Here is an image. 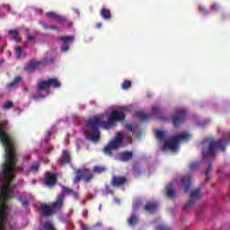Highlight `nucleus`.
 Returning <instances> with one entry per match:
<instances>
[{
	"label": "nucleus",
	"mask_w": 230,
	"mask_h": 230,
	"mask_svg": "<svg viewBox=\"0 0 230 230\" xmlns=\"http://www.w3.org/2000/svg\"><path fill=\"white\" fill-rule=\"evenodd\" d=\"M126 115L123 111L113 110L111 111L107 121H103L102 117H93L86 120L84 135L87 141L98 143L100 141L101 133L100 128L109 130L111 127H116L117 121H125Z\"/></svg>",
	"instance_id": "nucleus-1"
},
{
	"label": "nucleus",
	"mask_w": 230,
	"mask_h": 230,
	"mask_svg": "<svg viewBox=\"0 0 230 230\" xmlns=\"http://www.w3.org/2000/svg\"><path fill=\"white\" fill-rule=\"evenodd\" d=\"M4 130H8L7 120H3L0 123V141L5 148V164L4 165V175H8L12 170L13 165L17 163V158H15L17 140H15V137Z\"/></svg>",
	"instance_id": "nucleus-2"
},
{
	"label": "nucleus",
	"mask_w": 230,
	"mask_h": 230,
	"mask_svg": "<svg viewBox=\"0 0 230 230\" xmlns=\"http://www.w3.org/2000/svg\"><path fill=\"white\" fill-rule=\"evenodd\" d=\"M14 157L16 159V163L13 165L12 170L9 171L8 175L4 174V164L6 162L3 164L2 171L0 172V180L3 181L2 185L0 186V200H2L4 204L10 200V199H13V197H15L11 184L13 179H15L13 172H15V170H17V172H24V167L21 165L17 166V163L19 162V159L17 158V147L15 148Z\"/></svg>",
	"instance_id": "nucleus-3"
},
{
	"label": "nucleus",
	"mask_w": 230,
	"mask_h": 230,
	"mask_svg": "<svg viewBox=\"0 0 230 230\" xmlns=\"http://www.w3.org/2000/svg\"><path fill=\"white\" fill-rule=\"evenodd\" d=\"M190 139H191V135L188 133L178 134L164 141L163 150H171V152H177V150L179 149V143H181V141H190Z\"/></svg>",
	"instance_id": "nucleus-4"
},
{
	"label": "nucleus",
	"mask_w": 230,
	"mask_h": 230,
	"mask_svg": "<svg viewBox=\"0 0 230 230\" xmlns=\"http://www.w3.org/2000/svg\"><path fill=\"white\" fill-rule=\"evenodd\" d=\"M229 145V142L226 140L219 139L217 141H210L208 144V148L207 151H203L204 159H209V157H215L217 150L221 152H226V146Z\"/></svg>",
	"instance_id": "nucleus-5"
},
{
	"label": "nucleus",
	"mask_w": 230,
	"mask_h": 230,
	"mask_svg": "<svg viewBox=\"0 0 230 230\" xmlns=\"http://www.w3.org/2000/svg\"><path fill=\"white\" fill-rule=\"evenodd\" d=\"M121 143H123V136L121 133H118L113 140L110 141L108 145L103 148V153L109 157H112L113 150H118L119 146H121Z\"/></svg>",
	"instance_id": "nucleus-6"
},
{
	"label": "nucleus",
	"mask_w": 230,
	"mask_h": 230,
	"mask_svg": "<svg viewBox=\"0 0 230 230\" xmlns=\"http://www.w3.org/2000/svg\"><path fill=\"white\" fill-rule=\"evenodd\" d=\"M82 179L85 182H89L90 181H93L94 179V174H87V169H77L75 171V176L74 178V184H78V182H80Z\"/></svg>",
	"instance_id": "nucleus-7"
},
{
	"label": "nucleus",
	"mask_w": 230,
	"mask_h": 230,
	"mask_svg": "<svg viewBox=\"0 0 230 230\" xmlns=\"http://www.w3.org/2000/svg\"><path fill=\"white\" fill-rule=\"evenodd\" d=\"M49 62H55V58H51L50 59H48V58H44L42 61H37L35 59H32L24 67V71H28L29 73H31L39 69L41 64H49Z\"/></svg>",
	"instance_id": "nucleus-8"
},
{
	"label": "nucleus",
	"mask_w": 230,
	"mask_h": 230,
	"mask_svg": "<svg viewBox=\"0 0 230 230\" xmlns=\"http://www.w3.org/2000/svg\"><path fill=\"white\" fill-rule=\"evenodd\" d=\"M172 125L175 127V128H179L184 121H186V111L185 110L180 109L177 110L172 115Z\"/></svg>",
	"instance_id": "nucleus-9"
},
{
	"label": "nucleus",
	"mask_w": 230,
	"mask_h": 230,
	"mask_svg": "<svg viewBox=\"0 0 230 230\" xmlns=\"http://www.w3.org/2000/svg\"><path fill=\"white\" fill-rule=\"evenodd\" d=\"M197 200H200V188H197L190 192V199L183 207V211H188V209H193V206H195V202H197Z\"/></svg>",
	"instance_id": "nucleus-10"
},
{
	"label": "nucleus",
	"mask_w": 230,
	"mask_h": 230,
	"mask_svg": "<svg viewBox=\"0 0 230 230\" xmlns=\"http://www.w3.org/2000/svg\"><path fill=\"white\" fill-rule=\"evenodd\" d=\"M8 220V208L6 205H4V207L0 209V230H7L6 221Z\"/></svg>",
	"instance_id": "nucleus-11"
},
{
	"label": "nucleus",
	"mask_w": 230,
	"mask_h": 230,
	"mask_svg": "<svg viewBox=\"0 0 230 230\" xmlns=\"http://www.w3.org/2000/svg\"><path fill=\"white\" fill-rule=\"evenodd\" d=\"M65 199H66V196H64V194L58 195L56 201L50 205V207L52 208V210H54V213H57V211H60V209L64 208Z\"/></svg>",
	"instance_id": "nucleus-12"
},
{
	"label": "nucleus",
	"mask_w": 230,
	"mask_h": 230,
	"mask_svg": "<svg viewBox=\"0 0 230 230\" xmlns=\"http://www.w3.org/2000/svg\"><path fill=\"white\" fill-rule=\"evenodd\" d=\"M58 39L63 42L61 51L64 53L69 51V44L75 40V36H61Z\"/></svg>",
	"instance_id": "nucleus-13"
},
{
	"label": "nucleus",
	"mask_w": 230,
	"mask_h": 230,
	"mask_svg": "<svg viewBox=\"0 0 230 230\" xmlns=\"http://www.w3.org/2000/svg\"><path fill=\"white\" fill-rule=\"evenodd\" d=\"M40 215L41 217H53L55 215V211L53 210L51 205H48L46 203H43L40 205Z\"/></svg>",
	"instance_id": "nucleus-14"
},
{
	"label": "nucleus",
	"mask_w": 230,
	"mask_h": 230,
	"mask_svg": "<svg viewBox=\"0 0 230 230\" xmlns=\"http://www.w3.org/2000/svg\"><path fill=\"white\" fill-rule=\"evenodd\" d=\"M44 184L49 188L55 186L57 184V174L47 172L44 178Z\"/></svg>",
	"instance_id": "nucleus-15"
},
{
	"label": "nucleus",
	"mask_w": 230,
	"mask_h": 230,
	"mask_svg": "<svg viewBox=\"0 0 230 230\" xmlns=\"http://www.w3.org/2000/svg\"><path fill=\"white\" fill-rule=\"evenodd\" d=\"M192 182H193V178L191 177V175H186L181 178V186L184 188L185 193H188V191H190V188H191Z\"/></svg>",
	"instance_id": "nucleus-16"
},
{
	"label": "nucleus",
	"mask_w": 230,
	"mask_h": 230,
	"mask_svg": "<svg viewBox=\"0 0 230 230\" xmlns=\"http://www.w3.org/2000/svg\"><path fill=\"white\" fill-rule=\"evenodd\" d=\"M59 166H66V164H71V154L67 150H63L62 155L58 160Z\"/></svg>",
	"instance_id": "nucleus-17"
},
{
	"label": "nucleus",
	"mask_w": 230,
	"mask_h": 230,
	"mask_svg": "<svg viewBox=\"0 0 230 230\" xmlns=\"http://www.w3.org/2000/svg\"><path fill=\"white\" fill-rule=\"evenodd\" d=\"M127 184V177L125 176H113L111 178V186L114 188H119V186H125Z\"/></svg>",
	"instance_id": "nucleus-18"
},
{
	"label": "nucleus",
	"mask_w": 230,
	"mask_h": 230,
	"mask_svg": "<svg viewBox=\"0 0 230 230\" xmlns=\"http://www.w3.org/2000/svg\"><path fill=\"white\" fill-rule=\"evenodd\" d=\"M46 15L49 17V19H53V21H56V22H58L59 24H62V22H66L67 21L66 16H62L55 12H49L46 13Z\"/></svg>",
	"instance_id": "nucleus-19"
},
{
	"label": "nucleus",
	"mask_w": 230,
	"mask_h": 230,
	"mask_svg": "<svg viewBox=\"0 0 230 230\" xmlns=\"http://www.w3.org/2000/svg\"><path fill=\"white\" fill-rule=\"evenodd\" d=\"M119 161H122V163H127L134 157V154L132 151H124L119 154Z\"/></svg>",
	"instance_id": "nucleus-20"
},
{
	"label": "nucleus",
	"mask_w": 230,
	"mask_h": 230,
	"mask_svg": "<svg viewBox=\"0 0 230 230\" xmlns=\"http://www.w3.org/2000/svg\"><path fill=\"white\" fill-rule=\"evenodd\" d=\"M100 16L103 21H111L112 19V13H111V9H108L106 7H102L100 11Z\"/></svg>",
	"instance_id": "nucleus-21"
},
{
	"label": "nucleus",
	"mask_w": 230,
	"mask_h": 230,
	"mask_svg": "<svg viewBox=\"0 0 230 230\" xmlns=\"http://www.w3.org/2000/svg\"><path fill=\"white\" fill-rule=\"evenodd\" d=\"M158 208L159 204H157V202H148L145 206V209L146 211H148V213H155Z\"/></svg>",
	"instance_id": "nucleus-22"
},
{
	"label": "nucleus",
	"mask_w": 230,
	"mask_h": 230,
	"mask_svg": "<svg viewBox=\"0 0 230 230\" xmlns=\"http://www.w3.org/2000/svg\"><path fill=\"white\" fill-rule=\"evenodd\" d=\"M128 225L130 226V227H136L139 224V217L136 214H132L127 220Z\"/></svg>",
	"instance_id": "nucleus-23"
},
{
	"label": "nucleus",
	"mask_w": 230,
	"mask_h": 230,
	"mask_svg": "<svg viewBox=\"0 0 230 230\" xmlns=\"http://www.w3.org/2000/svg\"><path fill=\"white\" fill-rule=\"evenodd\" d=\"M49 89V81H40L38 83L37 93H42V91H48Z\"/></svg>",
	"instance_id": "nucleus-24"
},
{
	"label": "nucleus",
	"mask_w": 230,
	"mask_h": 230,
	"mask_svg": "<svg viewBox=\"0 0 230 230\" xmlns=\"http://www.w3.org/2000/svg\"><path fill=\"white\" fill-rule=\"evenodd\" d=\"M151 112L154 114V116H157L159 119H164V118L161 117V114H163V110L159 105H155L151 108Z\"/></svg>",
	"instance_id": "nucleus-25"
},
{
	"label": "nucleus",
	"mask_w": 230,
	"mask_h": 230,
	"mask_svg": "<svg viewBox=\"0 0 230 230\" xmlns=\"http://www.w3.org/2000/svg\"><path fill=\"white\" fill-rule=\"evenodd\" d=\"M49 87H53L54 89H60L62 87V84L57 78H49L48 79Z\"/></svg>",
	"instance_id": "nucleus-26"
},
{
	"label": "nucleus",
	"mask_w": 230,
	"mask_h": 230,
	"mask_svg": "<svg viewBox=\"0 0 230 230\" xmlns=\"http://www.w3.org/2000/svg\"><path fill=\"white\" fill-rule=\"evenodd\" d=\"M155 136L158 141H164L166 137V132L163 130L156 129L155 130Z\"/></svg>",
	"instance_id": "nucleus-27"
},
{
	"label": "nucleus",
	"mask_w": 230,
	"mask_h": 230,
	"mask_svg": "<svg viewBox=\"0 0 230 230\" xmlns=\"http://www.w3.org/2000/svg\"><path fill=\"white\" fill-rule=\"evenodd\" d=\"M9 35H12L13 39L16 41V42H21V34L19 33V31L17 30H10L9 31Z\"/></svg>",
	"instance_id": "nucleus-28"
},
{
	"label": "nucleus",
	"mask_w": 230,
	"mask_h": 230,
	"mask_svg": "<svg viewBox=\"0 0 230 230\" xmlns=\"http://www.w3.org/2000/svg\"><path fill=\"white\" fill-rule=\"evenodd\" d=\"M93 173H105L107 172V167L103 165H95L93 169Z\"/></svg>",
	"instance_id": "nucleus-29"
},
{
	"label": "nucleus",
	"mask_w": 230,
	"mask_h": 230,
	"mask_svg": "<svg viewBox=\"0 0 230 230\" xmlns=\"http://www.w3.org/2000/svg\"><path fill=\"white\" fill-rule=\"evenodd\" d=\"M126 128H127L128 130H129L130 132H132L133 134H136V132H137V130H139V126L137 125V124H134V125H132V124H128V125L126 126Z\"/></svg>",
	"instance_id": "nucleus-30"
},
{
	"label": "nucleus",
	"mask_w": 230,
	"mask_h": 230,
	"mask_svg": "<svg viewBox=\"0 0 230 230\" xmlns=\"http://www.w3.org/2000/svg\"><path fill=\"white\" fill-rule=\"evenodd\" d=\"M22 81V77L16 76L11 83L8 84V87H15V85H17V84H20V82Z\"/></svg>",
	"instance_id": "nucleus-31"
},
{
	"label": "nucleus",
	"mask_w": 230,
	"mask_h": 230,
	"mask_svg": "<svg viewBox=\"0 0 230 230\" xmlns=\"http://www.w3.org/2000/svg\"><path fill=\"white\" fill-rule=\"evenodd\" d=\"M132 87V82L130 80H125L121 84V89L127 91V89H130Z\"/></svg>",
	"instance_id": "nucleus-32"
},
{
	"label": "nucleus",
	"mask_w": 230,
	"mask_h": 230,
	"mask_svg": "<svg viewBox=\"0 0 230 230\" xmlns=\"http://www.w3.org/2000/svg\"><path fill=\"white\" fill-rule=\"evenodd\" d=\"M12 107H13V102L7 101L3 104L2 109L3 111H8V109H12Z\"/></svg>",
	"instance_id": "nucleus-33"
},
{
	"label": "nucleus",
	"mask_w": 230,
	"mask_h": 230,
	"mask_svg": "<svg viewBox=\"0 0 230 230\" xmlns=\"http://www.w3.org/2000/svg\"><path fill=\"white\" fill-rule=\"evenodd\" d=\"M15 55L18 60H21V58H22V49L20 46L15 48Z\"/></svg>",
	"instance_id": "nucleus-34"
},
{
	"label": "nucleus",
	"mask_w": 230,
	"mask_h": 230,
	"mask_svg": "<svg viewBox=\"0 0 230 230\" xmlns=\"http://www.w3.org/2000/svg\"><path fill=\"white\" fill-rule=\"evenodd\" d=\"M73 189H69L67 187H63L62 189V192L59 195H64V197H66V195H71V193H73Z\"/></svg>",
	"instance_id": "nucleus-35"
},
{
	"label": "nucleus",
	"mask_w": 230,
	"mask_h": 230,
	"mask_svg": "<svg viewBox=\"0 0 230 230\" xmlns=\"http://www.w3.org/2000/svg\"><path fill=\"white\" fill-rule=\"evenodd\" d=\"M40 168V164H39V162H35L31 165V172H34L35 173L39 172Z\"/></svg>",
	"instance_id": "nucleus-36"
},
{
	"label": "nucleus",
	"mask_w": 230,
	"mask_h": 230,
	"mask_svg": "<svg viewBox=\"0 0 230 230\" xmlns=\"http://www.w3.org/2000/svg\"><path fill=\"white\" fill-rule=\"evenodd\" d=\"M135 116L138 118L140 121H145V111H136Z\"/></svg>",
	"instance_id": "nucleus-37"
},
{
	"label": "nucleus",
	"mask_w": 230,
	"mask_h": 230,
	"mask_svg": "<svg viewBox=\"0 0 230 230\" xmlns=\"http://www.w3.org/2000/svg\"><path fill=\"white\" fill-rule=\"evenodd\" d=\"M45 230H57L55 229V226H53V224H51V222H45L44 226H43Z\"/></svg>",
	"instance_id": "nucleus-38"
},
{
	"label": "nucleus",
	"mask_w": 230,
	"mask_h": 230,
	"mask_svg": "<svg viewBox=\"0 0 230 230\" xmlns=\"http://www.w3.org/2000/svg\"><path fill=\"white\" fill-rule=\"evenodd\" d=\"M167 197L169 199H175V190H173V189H168L167 190Z\"/></svg>",
	"instance_id": "nucleus-39"
},
{
	"label": "nucleus",
	"mask_w": 230,
	"mask_h": 230,
	"mask_svg": "<svg viewBox=\"0 0 230 230\" xmlns=\"http://www.w3.org/2000/svg\"><path fill=\"white\" fill-rule=\"evenodd\" d=\"M155 230H172V228L166 225H159L155 226Z\"/></svg>",
	"instance_id": "nucleus-40"
},
{
	"label": "nucleus",
	"mask_w": 230,
	"mask_h": 230,
	"mask_svg": "<svg viewBox=\"0 0 230 230\" xmlns=\"http://www.w3.org/2000/svg\"><path fill=\"white\" fill-rule=\"evenodd\" d=\"M190 170H199V163L197 162H192L190 164Z\"/></svg>",
	"instance_id": "nucleus-41"
},
{
	"label": "nucleus",
	"mask_w": 230,
	"mask_h": 230,
	"mask_svg": "<svg viewBox=\"0 0 230 230\" xmlns=\"http://www.w3.org/2000/svg\"><path fill=\"white\" fill-rule=\"evenodd\" d=\"M209 172H211V164H208V167L205 171V175L207 177V181L209 179Z\"/></svg>",
	"instance_id": "nucleus-42"
},
{
	"label": "nucleus",
	"mask_w": 230,
	"mask_h": 230,
	"mask_svg": "<svg viewBox=\"0 0 230 230\" xmlns=\"http://www.w3.org/2000/svg\"><path fill=\"white\" fill-rule=\"evenodd\" d=\"M142 204H143V201L140 199H135V208H137H137H140Z\"/></svg>",
	"instance_id": "nucleus-43"
},
{
	"label": "nucleus",
	"mask_w": 230,
	"mask_h": 230,
	"mask_svg": "<svg viewBox=\"0 0 230 230\" xmlns=\"http://www.w3.org/2000/svg\"><path fill=\"white\" fill-rule=\"evenodd\" d=\"M219 8L220 7L217 4H214L213 5L210 6L211 12H218Z\"/></svg>",
	"instance_id": "nucleus-44"
},
{
	"label": "nucleus",
	"mask_w": 230,
	"mask_h": 230,
	"mask_svg": "<svg viewBox=\"0 0 230 230\" xmlns=\"http://www.w3.org/2000/svg\"><path fill=\"white\" fill-rule=\"evenodd\" d=\"M27 40H28V42H35V36H33L31 34H28Z\"/></svg>",
	"instance_id": "nucleus-45"
},
{
	"label": "nucleus",
	"mask_w": 230,
	"mask_h": 230,
	"mask_svg": "<svg viewBox=\"0 0 230 230\" xmlns=\"http://www.w3.org/2000/svg\"><path fill=\"white\" fill-rule=\"evenodd\" d=\"M9 227H10L11 230H15V229H17V223H12V222H10V223H9Z\"/></svg>",
	"instance_id": "nucleus-46"
},
{
	"label": "nucleus",
	"mask_w": 230,
	"mask_h": 230,
	"mask_svg": "<svg viewBox=\"0 0 230 230\" xmlns=\"http://www.w3.org/2000/svg\"><path fill=\"white\" fill-rule=\"evenodd\" d=\"M22 207L27 208V206L30 204V201L28 199H24V200L22 201Z\"/></svg>",
	"instance_id": "nucleus-47"
},
{
	"label": "nucleus",
	"mask_w": 230,
	"mask_h": 230,
	"mask_svg": "<svg viewBox=\"0 0 230 230\" xmlns=\"http://www.w3.org/2000/svg\"><path fill=\"white\" fill-rule=\"evenodd\" d=\"M40 24L45 30H49V25L48 23L40 22Z\"/></svg>",
	"instance_id": "nucleus-48"
},
{
	"label": "nucleus",
	"mask_w": 230,
	"mask_h": 230,
	"mask_svg": "<svg viewBox=\"0 0 230 230\" xmlns=\"http://www.w3.org/2000/svg\"><path fill=\"white\" fill-rule=\"evenodd\" d=\"M199 12H200L201 13H206V7L200 5V6H199Z\"/></svg>",
	"instance_id": "nucleus-49"
},
{
	"label": "nucleus",
	"mask_w": 230,
	"mask_h": 230,
	"mask_svg": "<svg viewBox=\"0 0 230 230\" xmlns=\"http://www.w3.org/2000/svg\"><path fill=\"white\" fill-rule=\"evenodd\" d=\"M49 30H56L58 31V27L55 26V25H50L49 26Z\"/></svg>",
	"instance_id": "nucleus-50"
},
{
	"label": "nucleus",
	"mask_w": 230,
	"mask_h": 230,
	"mask_svg": "<svg viewBox=\"0 0 230 230\" xmlns=\"http://www.w3.org/2000/svg\"><path fill=\"white\" fill-rule=\"evenodd\" d=\"M17 200H19V202H22L24 200V198L22 196H18Z\"/></svg>",
	"instance_id": "nucleus-51"
},
{
	"label": "nucleus",
	"mask_w": 230,
	"mask_h": 230,
	"mask_svg": "<svg viewBox=\"0 0 230 230\" xmlns=\"http://www.w3.org/2000/svg\"><path fill=\"white\" fill-rule=\"evenodd\" d=\"M150 119V115L148 113H145V121Z\"/></svg>",
	"instance_id": "nucleus-52"
},
{
	"label": "nucleus",
	"mask_w": 230,
	"mask_h": 230,
	"mask_svg": "<svg viewBox=\"0 0 230 230\" xmlns=\"http://www.w3.org/2000/svg\"><path fill=\"white\" fill-rule=\"evenodd\" d=\"M72 194L75 199H78V192H75V190H73Z\"/></svg>",
	"instance_id": "nucleus-53"
},
{
	"label": "nucleus",
	"mask_w": 230,
	"mask_h": 230,
	"mask_svg": "<svg viewBox=\"0 0 230 230\" xmlns=\"http://www.w3.org/2000/svg\"><path fill=\"white\" fill-rule=\"evenodd\" d=\"M96 28H98V29L102 28V22H97L96 23Z\"/></svg>",
	"instance_id": "nucleus-54"
},
{
	"label": "nucleus",
	"mask_w": 230,
	"mask_h": 230,
	"mask_svg": "<svg viewBox=\"0 0 230 230\" xmlns=\"http://www.w3.org/2000/svg\"><path fill=\"white\" fill-rule=\"evenodd\" d=\"M114 202H116V204H119L120 200H119V199L115 198V199H114Z\"/></svg>",
	"instance_id": "nucleus-55"
},
{
	"label": "nucleus",
	"mask_w": 230,
	"mask_h": 230,
	"mask_svg": "<svg viewBox=\"0 0 230 230\" xmlns=\"http://www.w3.org/2000/svg\"><path fill=\"white\" fill-rule=\"evenodd\" d=\"M67 26H68V28H73V22H69Z\"/></svg>",
	"instance_id": "nucleus-56"
},
{
	"label": "nucleus",
	"mask_w": 230,
	"mask_h": 230,
	"mask_svg": "<svg viewBox=\"0 0 230 230\" xmlns=\"http://www.w3.org/2000/svg\"><path fill=\"white\" fill-rule=\"evenodd\" d=\"M84 217H87V212H85V213L84 214Z\"/></svg>",
	"instance_id": "nucleus-57"
},
{
	"label": "nucleus",
	"mask_w": 230,
	"mask_h": 230,
	"mask_svg": "<svg viewBox=\"0 0 230 230\" xmlns=\"http://www.w3.org/2000/svg\"><path fill=\"white\" fill-rule=\"evenodd\" d=\"M24 91H25L26 93H28V88H24Z\"/></svg>",
	"instance_id": "nucleus-58"
},
{
	"label": "nucleus",
	"mask_w": 230,
	"mask_h": 230,
	"mask_svg": "<svg viewBox=\"0 0 230 230\" xmlns=\"http://www.w3.org/2000/svg\"><path fill=\"white\" fill-rule=\"evenodd\" d=\"M228 138H229V140H230V133H228Z\"/></svg>",
	"instance_id": "nucleus-59"
}]
</instances>
